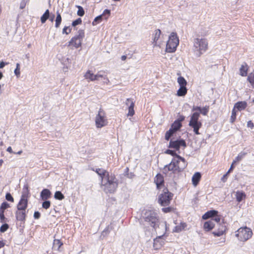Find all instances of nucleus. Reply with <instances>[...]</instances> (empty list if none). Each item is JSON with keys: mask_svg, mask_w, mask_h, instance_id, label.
Listing matches in <instances>:
<instances>
[{"mask_svg": "<svg viewBox=\"0 0 254 254\" xmlns=\"http://www.w3.org/2000/svg\"><path fill=\"white\" fill-rule=\"evenodd\" d=\"M139 221L140 225L144 229L150 226L156 231L157 228L161 226L167 231V222L165 221L161 223L157 213L152 210H146L143 211Z\"/></svg>", "mask_w": 254, "mask_h": 254, "instance_id": "obj_1", "label": "nucleus"}, {"mask_svg": "<svg viewBox=\"0 0 254 254\" xmlns=\"http://www.w3.org/2000/svg\"><path fill=\"white\" fill-rule=\"evenodd\" d=\"M209 106H205L201 108L200 112H195L190 115L189 126L193 128V131L195 134L198 135L200 134L199 129L202 126V123L199 121L200 114H201L204 116L207 115L209 112Z\"/></svg>", "mask_w": 254, "mask_h": 254, "instance_id": "obj_2", "label": "nucleus"}, {"mask_svg": "<svg viewBox=\"0 0 254 254\" xmlns=\"http://www.w3.org/2000/svg\"><path fill=\"white\" fill-rule=\"evenodd\" d=\"M102 186L104 187V190L106 193H114L118 187L119 181L115 175H110L108 173L101 180Z\"/></svg>", "mask_w": 254, "mask_h": 254, "instance_id": "obj_3", "label": "nucleus"}, {"mask_svg": "<svg viewBox=\"0 0 254 254\" xmlns=\"http://www.w3.org/2000/svg\"><path fill=\"white\" fill-rule=\"evenodd\" d=\"M208 43L204 38H196L194 39L193 50L197 57H200L207 49Z\"/></svg>", "mask_w": 254, "mask_h": 254, "instance_id": "obj_4", "label": "nucleus"}, {"mask_svg": "<svg viewBox=\"0 0 254 254\" xmlns=\"http://www.w3.org/2000/svg\"><path fill=\"white\" fill-rule=\"evenodd\" d=\"M173 194L167 188H164L158 196V202L162 206H168L173 198Z\"/></svg>", "mask_w": 254, "mask_h": 254, "instance_id": "obj_5", "label": "nucleus"}, {"mask_svg": "<svg viewBox=\"0 0 254 254\" xmlns=\"http://www.w3.org/2000/svg\"><path fill=\"white\" fill-rule=\"evenodd\" d=\"M179 44V39L177 33L174 32H172L166 43V52L167 53H173L175 52Z\"/></svg>", "mask_w": 254, "mask_h": 254, "instance_id": "obj_6", "label": "nucleus"}, {"mask_svg": "<svg viewBox=\"0 0 254 254\" xmlns=\"http://www.w3.org/2000/svg\"><path fill=\"white\" fill-rule=\"evenodd\" d=\"M253 234L251 229L245 226L239 228L236 232L235 236L240 241L245 242L252 237Z\"/></svg>", "mask_w": 254, "mask_h": 254, "instance_id": "obj_7", "label": "nucleus"}, {"mask_svg": "<svg viewBox=\"0 0 254 254\" xmlns=\"http://www.w3.org/2000/svg\"><path fill=\"white\" fill-rule=\"evenodd\" d=\"M84 37V30L79 29L78 31V34L73 37L69 41L68 46H73L76 49L79 48L81 46L82 41Z\"/></svg>", "mask_w": 254, "mask_h": 254, "instance_id": "obj_8", "label": "nucleus"}, {"mask_svg": "<svg viewBox=\"0 0 254 254\" xmlns=\"http://www.w3.org/2000/svg\"><path fill=\"white\" fill-rule=\"evenodd\" d=\"M183 147L184 148L187 147V143L183 138L179 137L177 139H171L169 142L168 147L169 148L174 149L176 152L178 151V153H180V148Z\"/></svg>", "mask_w": 254, "mask_h": 254, "instance_id": "obj_9", "label": "nucleus"}, {"mask_svg": "<svg viewBox=\"0 0 254 254\" xmlns=\"http://www.w3.org/2000/svg\"><path fill=\"white\" fill-rule=\"evenodd\" d=\"M95 124L97 128H101L107 124V120L105 119V113L101 108L98 111L95 118Z\"/></svg>", "mask_w": 254, "mask_h": 254, "instance_id": "obj_10", "label": "nucleus"}, {"mask_svg": "<svg viewBox=\"0 0 254 254\" xmlns=\"http://www.w3.org/2000/svg\"><path fill=\"white\" fill-rule=\"evenodd\" d=\"M177 163V161H176V158H173L169 164L164 166L163 168V173L167 174L169 171H172L174 174L179 173L176 165Z\"/></svg>", "mask_w": 254, "mask_h": 254, "instance_id": "obj_11", "label": "nucleus"}, {"mask_svg": "<svg viewBox=\"0 0 254 254\" xmlns=\"http://www.w3.org/2000/svg\"><path fill=\"white\" fill-rule=\"evenodd\" d=\"M28 202L27 196L24 193L22 194L17 205V209H18V210L26 211V209L28 206Z\"/></svg>", "mask_w": 254, "mask_h": 254, "instance_id": "obj_12", "label": "nucleus"}, {"mask_svg": "<svg viewBox=\"0 0 254 254\" xmlns=\"http://www.w3.org/2000/svg\"><path fill=\"white\" fill-rule=\"evenodd\" d=\"M166 231H167L165 230V232L162 235L158 236L154 239L153 248L155 250L160 249L165 244V240L163 237Z\"/></svg>", "mask_w": 254, "mask_h": 254, "instance_id": "obj_13", "label": "nucleus"}, {"mask_svg": "<svg viewBox=\"0 0 254 254\" xmlns=\"http://www.w3.org/2000/svg\"><path fill=\"white\" fill-rule=\"evenodd\" d=\"M176 161H177L176 165L179 170V172L180 173L186 168L187 166L188 163L186 161V159L180 155L178 156L177 159H176Z\"/></svg>", "mask_w": 254, "mask_h": 254, "instance_id": "obj_14", "label": "nucleus"}, {"mask_svg": "<svg viewBox=\"0 0 254 254\" xmlns=\"http://www.w3.org/2000/svg\"><path fill=\"white\" fill-rule=\"evenodd\" d=\"M126 104L128 106V112L127 114V116H133L135 113L134 110V101L131 98H127L126 101Z\"/></svg>", "mask_w": 254, "mask_h": 254, "instance_id": "obj_15", "label": "nucleus"}, {"mask_svg": "<svg viewBox=\"0 0 254 254\" xmlns=\"http://www.w3.org/2000/svg\"><path fill=\"white\" fill-rule=\"evenodd\" d=\"M154 182L157 189L165 188L164 187V179L163 176L160 173L157 174L155 178Z\"/></svg>", "mask_w": 254, "mask_h": 254, "instance_id": "obj_16", "label": "nucleus"}, {"mask_svg": "<svg viewBox=\"0 0 254 254\" xmlns=\"http://www.w3.org/2000/svg\"><path fill=\"white\" fill-rule=\"evenodd\" d=\"M28 212L23 210H17L15 212V217L17 221L25 223L26 220V213Z\"/></svg>", "mask_w": 254, "mask_h": 254, "instance_id": "obj_17", "label": "nucleus"}, {"mask_svg": "<svg viewBox=\"0 0 254 254\" xmlns=\"http://www.w3.org/2000/svg\"><path fill=\"white\" fill-rule=\"evenodd\" d=\"M218 214V211L214 210V209L210 210H209V211H207L206 212H205L202 215V218L203 220H207L209 218L212 219L214 217V216H215V215H216Z\"/></svg>", "mask_w": 254, "mask_h": 254, "instance_id": "obj_18", "label": "nucleus"}, {"mask_svg": "<svg viewBox=\"0 0 254 254\" xmlns=\"http://www.w3.org/2000/svg\"><path fill=\"white\" fill-rule=\"evenodd\" d=\"M247 106V103L246 101H239L236 103L234 109H237L238 111H241L245 110Z\"/></svg>", "mask_w": 254, "mask_h": 254, "instance_id": "obj_19", "label": "nucleus"}, {"mask_svg": "<svg viewBox=\"0 0 254 254\" xmlns=\"http://www.w3.org/2000/svg\"><path fill=\"white\" fill-rule=\"evenodd\" d=\"M51 194L49 189H44L40 193V197L42 200H46L51 197Z\"/></svg>", "mask_w": 254, "mask_h": 254, "instance_id": "obj_20", "label": "nucleus"}, {"mask_svg": "<svg viewBox=\"0 0 254 254\" xmlns=\"http://www.w3.org/2000/svg\"><path fill=\"white\" fill-rule=\"evenodd\" d=\"M214 226V223L212 220H209L204 222L203 224V229L206 232H209L212 230Z\"/></svg>", "mask_w": 254, "mask_h": 254, "instance_id": "obj_21", "label": "nucleus"}, {"mask_svg": "<svg viewBox=\"0 0 254 254\" xmlns=\"http://www.w3.org/2000/svg\"><path fill=\"white\" fill-rule=\"evenodd\" d=\"M201 177V175L199 172H196L192 176L191 181L194 186H196L198 185L200 180Z\"/></svg>", "mask_w": 254, "mask_h": 254, "instance_id": "obj_22", "label": "nucleus"}, {"mask_svg": "<svg viewBox=\"0 0 254 254\" xmlns=\"http://www.w3.org/2000/svg\"><path fill=\"white\" fill-rule=\"evenodd\" d=\"M248 66L246 63L243 64L240 68V75L242 76H246L248 74Z\"/></svg>", "mask_w": 254, "mask_h": 254, "instance_id": "obj_23", "label": "nucleus"}, {"mask_svg": "<svg viewBox=\"0 0 254 254\" xmlns=\"http://www.w3.org/2000/svg\"><path fill=\"white\" fill-rule=\"evenodd\" d=\"M246 197V194L242 191H237L236 192V198L238 202H241Z\"/></svg>", "mask_w": 254, "mask_h": 254, "instance_id": "obj_24", "label": "nucleus"}, {"mask_svg": "<svg viewBox=\"0 0 254 254\" xmlns=\"http://www.w3.org/2000/svg\"><path fill=\"white\" fill-rule=\"evenodd\" d=\"M187 227V224L185 222H181L180 225H177L173 229V232L179 233Z\"/></svg>", "mask_w": 254, "mask_h": 254, "instance_id": "obj_25", "label": "nucleus"}, {"mask_svg": "<svg viewBox=\"0 0 254 254\" xmlns=\"http://www.w3.org/2000/svg\"><path fill=\"white\" fill-rule=\"evenodd\" d=\"M182 127V123H179L176 120L171 125L170 128L176 132L179 131Z\"/></svg>", "mask_w": 254, "mask_h": 254, "instance_id": "obj_26", "label": "nucleus"}, {"mask_svg": "<svg viewBox=\"0 0 254 254\" xmlns=\"http://www.w3.org/2000/svg\"><path fill=\"white\" fill-rule=\"evenodd\" d=\"M86 79L93 81L96 80L95 74H93L90 70H88L84 75Z\"/></svg>", "mask_w": 254, "mask_h": 254, "instance_id": "obj_27", "label": "nucleus"}, {"mask_svg": "<svg viewBox=\"0 0 254 254\" xmlns=\"http://www.w3.org/2000/svg\"><path fill=\"white\" fill-rule=\"evenodd\" d=\"M57 16L55 20V27L58 28L60 27L62 21V18L59 11L58 10L56 12Z\"/></svg>", "mask_w": 254, "mask_h": 254, "instance_id": "obj_28", "label": "nucleus"}, {"mask_svg": "<svg viewBox=\"0 0 254 254\" xmlns=\"http://www.w3.org/2000/svg\"><path fill=\"white\" fill-rule=\"evenodd\" d=\"M176 133L174 130L172 129V128H170L166 132L165 135V140L168 141L170 139L171 137L173 136L174 134Z\"/></svg>", "mask_w": 254, "mask_h": 254, "instance_id": "obj_29", "label": "nucleus"}, {"mask_svg": "<svg viewBox=\"0 0 254 254\" xmlns=\"http://www.w3.org/2000/svg\"><path fill=\"white\" fill-rule=\"evenodd\" d=\"M247 154V152L242 151L239 153L238 156L235 158V160L233 161V163H236L237 162H239L242 160L245 156Z\"/></svg>", "mask_w": 254, "mask_h": 254, "instance_id": "obj_30", "label": "nucleus"}, {"mask_svg": "<svg viewBox=\"0 0 254 254\" xmlns=\"http://www.w3.org/2000/svg\"><path fill=\"white\" fill-rule=\"evenodd\" d=\"M50 17V11L49 9H47L44 14L41 17V21L42 23H45L48 19Z\"/></svg>", "mask_w": 254, "mask_h": 254, "instance_id": "obj_31", "label": "nucleus"}, {"mask_svg": "<svg viewBox=\"0 0 254 254\" xmlns=\"http://www.w3.org/2000/svg\"><path fill=\"white\" fill-rule=\"evenodd\" d=\"M187 93V89L186 87H180L178 90L177 95L178 96H184Z\"/></svg>", "mask_w": 254, "mask_h": 254, "instance_id": "obj_32", "label": "nucleus"}, {"mask_svg": "<svg viewBox=\"0 0 254 254\" xmlns=\"http://www.w3.org/2000/svg\"><path fill=\"white\" fill-rule=\"evenodd\" d=\"M95 172L100 177L101 180H102V177H104L109 173L106 170L100 168L96 169Z\"/></svg>", "mask_w": 254, "mask_h": 254, "instance_id": "obj_33", "label": "nucleus"}, {"mask_svg": "<svg viewBox=\"0 0 254 254\" xmlns=\"http://www.w3.org/2000/svg\"><path fill=\"white\" fill-rule=\"evenodd\" d=\"M164 153L166 154L170 155L172 156H173L174 157V158H176V159H177V158L178 157V156H179L178 153H177V152L174 149V150H171V149H166L164 151Z\"/></svg>", "mask_w": 254, "mask_h": 254, "instance_id": "obj_34", "label": "nucleus"}, {"mask_svg": "<svg viewBox=\"0 0 254 254\" xmlns=\"http://www.w3.org/2000/svg\"><path fill=\"white\" fill-rule=\"evenodd\" d=\"M113 229V227L111 225H108L106 228L102 231L101 237H105L107 236L111 230Z\"/></svg>", "mask_w": 254, "mask_h": 254, "instance_id": "obj_35", "label": "nucleus"}, {"mask_svg": "<svg viewBox=\"0 0 254 254\" xmlns=\"http://www.w3.org/2000/svg\"><path fill=\"white\" fill-rule=\"evenodd\" d=\"M177 81L180 85V87H186L187 82L184 77L179 76L178 78Z\"/></svg>", "mask_w": 254, "mask_h": 254, "instance_id": "obj_36", "label": "nucleus"}, {"mask_svg": "<svg viewBox=\"0 0 254 254\" xmlns=\"http://www.w3.org/2000/svg\"><path fill=\"white\" fill-rule=\"evenodd\" d=\"M63 245V243L60 240L55 239L53 243V248L59 250Z\"/></svg>", "mask_w": 254, "mask_h": 254, "instance_id": "obj_37", "label": "nucleus"}, {"mask_svg": "<svg viewBox=\"0 0 254 254\" xmlns=\"http://www.w3.org/2000/svg\"><path fill=\"white\" fill-rule=\"evenodd\" d=\"M155 32V33L154 36L153 43L154 44V45H156L157 41L158 40V39L160 36L161 31L160 29H158L156 30Z\"/></svg>", "mask_w": 254, "mask_h": 254, "instance_id": "obj_38", "label": "nucleus"}, {"mask_svg": "<svg viewBox=\"0 0 254 254\" xmlns=\"http://www.w3.org/2000/svg\"><path fill=\"white\" fill-rule=\"evenodd\" d=\"M54 198L56 199L62 200L64 198V195L60 191H56L54 194Z\"/></svg>", "mask_w": 254, "mask_h": 254, "instance_id": "obj_39", "label": "nucleus"}, {"mask_svg": "<svg viewBox=\"0 0 254 254\" xmlns=\"http://www.w3.org/2000/svg\"><path fill=\"white\" fill-rule=\"evenodd\" d=\"M247 80L251 83L253 88H254V71L249 74Z\"/></svg>", "mask_w": 254, "mask_h": 254, "instance_id": "obj_40", "label": "nucleus"}, {"mask_svg": "<svg viewBox=\"0 0 254 254\" xmlns=\"http://www.w3.org/2000/svg\"><path fill=\"white\" fill-rule=\"evenodd\" d=\"M103 19V18L102 17V16L101 15H99L97 16H96L94 20L93 21L92 24L93 26L96 25L97 24L100 23L102 20Z\"/></svg>", "mask_w": 254, "mask_h": 254, "instance_id": "obj_41", "label": "nucleus"}, {"mask_svg": "<svg viewBox=\"0 0 254 254\" xmlns=\"http://www.w3.org/2000/svg\"><path fill=\"white\" fill-rule=\"evenodd\" d=\"M9 207H10L9 204L6 201H3L0 205V211L4 212L5 210Z\"/></svg>", "mask_w": 254, "mask_h": 254, "instance_id": "obj_42", "label": "nucleus"}, {"mask_svg": "<svg viewBox=\"0 0 254 254\" xmlns=\"http://www.w3.org/2000/svg\"><path fill=\"white\" fill-rule=\"evenodd\" d=\"M111 14V10L108 9H106L104 10L103 13L101 14L102 16L103 19H107Z\"/></svg>", "mask_w": 254, "mask_h": 254, "instance_id": "obj_43", "label": "nucleus"}, {"mask_svg": "<svg viewBox=\"0 0 254 254\" xmlns=\"http://www.w3.org/2000/svg\"><path fill=\"white\" fill-rule=\"evenodd\" d=\"M76 7L78 8L77 14L79 16H83L85 13L83 8L80 5H77Z\"/></svg>", "mask_w": 254, "mask_h": 254, "instance_id": "obj_44", "label": "nucleus"}, {"mask_svg": "<svg viewBox=\"0 0 254 254\" xmlns=\"http://www.w3.org/2000/svg\"><path fill=\"white\" fill-rule=\"evenodd\" d=\"M225 231V229H224V230H223V229H221V230L219 229L217 231H213L212 232V234L215 237H220V236H221L223 235V234L224 233Z\"/></svg>", "mask_w": 254, "mask_h": 254, "instance_id": "obj_45", "label": "nucleus"}, {"mask_svg": "<svg viewBox=\"0 0 254 254\" xmlns=\"http://www.w3.org/2000/svg\"><path fill=\"white\" fill-rule=\"evenodd\" d=\"M44 201L42 203V207L45 209H47L50 208L51 206V202L49 200H44Z\"/></svg>", "mask_w": 254, "mask_h": 254, "instance_id": "obj_46", "label": "nucleus"}, {"mask_svg": "<svg viewBox=\"0 0 254 254\" xmlns=\"http://www.w3.org/2000/svg\"><path fill=\"white\" fill-rule=\"evenodd\" d=\"M236 116H237L236 111L235 109L233 108L232 111V115H231V118H230V122L231 123L234 122V121H235V120L236 119Z\"/></svg>", "mask_w": 254, "mask_h": 254, "instance_id": "obj_47", "label": "nucleus"}, {"mask_svg": "<svg viewBox=\"0 0 254 254\" xmlns=\"http://www.w3.org/2000/svg\"><path fill=\"white\" fill-rule=\"evenodd\" d=\"M9 228V225L7 223L3 224L0 227V232L4 233L7 231Z\"/></svg>", "mask_w": 254, "mask_h": 254, "instance_id": "obj_48", "label": "nucleus"}, {"mask_svg": "<svg viewBox=\"0 0 254 254\" xmlns=\"http://www.w3.org/2000/svg\"><path fill=\"white\" fill-rule=\"evenodd\" d=\"M5 199L10 202H13L14 198L10 192H7L5 194Z\"/></svg>", "mask_w": 254, "mask_h": 254, "instance_id": "obj_49", "label": "nucleus"}, {"mask_svg": "<svg viewBox=\"0 0 254 254\" xmlns=\"http://www.w3.org/2000/svg\"><path fill=\"white\" fill-rule=\"evenodd\" d=\"M82 23V20L80 18H78L76 20H74L72 22V26L75 27L76 26Z\"/></svg>", "mask_w": 254, "mask_h": 254, "instance_id": "obj_50", "label": "nucleus"}, {"mask_svg": "<svg viewBox=\"0 0 254 254\" xmlns=\"http://www.w3.org/2000/svg\"><path fill=\"white\" fill-rule=\"evenodd\" d=\"M14 72L16 76L18 77L20 75V64L19 63L16 64V67L14 69Z\"/></svg>", "mask_w": 254, "mask_h": 254, "instance_id": "obj_51", "label": "nucleus"}, {"mask_svg": "<svg viewBox=\"0 0 254 254\" xmlns=\"http://www.w3.org/2000/svg\"><path fill=\"white\" fill-rule=\"evenodd\" d=\"M71 29L68 26H64L63 29L62 33L63 34H65L66 35L68 34L71 32Z\"/></svg>", "mask_w": 254, "mask_h": 254, "instance_id": "obj_52", "label": "nucleus"}, {"mask_svg": "<svg viewBox=\"0 0 254 254\" xmlns=\"http://www.w3.org/2000/svg\"><path fill=\"white\" fill-rule=\"evenodd\" d=\"M220 216L218 214L216 215H215V216H214V217L212 219H210V220H212L213 222H216L217 223H219L220 221Z\"/></svg>", "mask_w": 254, "mask_h": 254, "instance_id": "obj_53", "label": "nucleus"}, {"mask_svg": "<svg viewBox=\"0 0 254 254\" xmlns=\"http://www.w3.org/2000/svg\"><path fill=\"white\" fill-rule=\"evenodd\" d=\"M173 209L172 207H167L162 208V211L164 213H169L171 212Z\"/></svg>", "mask_w": 254, "mask_h": 254, "instance_id": "obj_54", "label": "nucleus"}, {"mask_svg": "<svg viewBox=\"0 0 254 254\" xmlns=\"http://www.w3.org/2000/svg\"><path fill=\"white\" fill-rule=\"evenodd\" d=\"M201 109V107L200 106H193L191 109V112L193 113L195 112H200Z\"/></svg>", "mask_w": 254, "mask_h": 254, "instance_id": "obj_55", "label": "nucleus"}, {"mask_svg": "<svg viewBox=\"0 0 254 254\" xmlns=\"http://www.w3.org/2000/svg\"><path fill=\"white\" fill-rule=\"evenodd\" d=\"M25 194L27 196L29 194L28 186L27 185H25L23 189L22 194Z\"/></svg>", "mask_w": 254, "mask_h": 254, "instance_id": "obj_56", "label": "nucleus"}, {"mask_svg": "<svg viewBox=\"0 0 254 254\" xmlns=\"http://www.w3.org/2000/svg\"><path fill=\"white\" fill-rule=\"evenodd\" d=\"M96 80H99V78H105L106 76H104L103 74H101V72H98L96 74H95Z\"/></svg>", "mask_w": 254, "mask_h": 254, "instance_id": "obj_57", "label": "nucleus"}, {"mask_svg": "<svg viewBox=\"0 0 254 254\" xmlns=\"http://www.w3.org/2000/svg\"><path fill=\"white\" fill-rule=\"evenodd\" d=\"M33 216L35 219H38L40 218L41 213L39 211H36L34 212Z\"/></svg>", "mask_w": 254, "mask_h": 254, "instance_id": "obj_58", "label": "nucleus"}, {"mask_svg": "<svg viewBox=\"0 0 254 254\" xmlns=\"http://www.w3.org/2000/svg\"><path fill=\"white\" fill-rule=\"evenodd\" d=\"M185 119V117L183 115H180L179 118L176 120L179 123H182Z\"/></svg>", "mask_w": 254, "mask_h": 254, "instance_id": "obj_59", "label": "nucleus"}, {"mask_svg": "<svg viewBox=\"0 0 254 254\" xmlns=\"http://www.w3.org/2000/svg\"><path fill=\"white\" fill-rule=\"evenodd\" d=\"M4 213V212L0 211V220L1 222H3L5 219Z\"/></svg>", "mask_w": 254, "mask_h": 254, "instance_id": "obj_60", "label": "nucleus"}, {"mask_svg": "<svg viewBox=\"0 0 254 254\" xmlns=\"http://www.w3.org/2000/svg\"><path fill=\"white\" fill-rule=\"evenodd\" d=\"M229 174H227V173H226L225 174H224L223 177L221 178V181L223 182H226L227 180V178H228V176Z\"/></svg>", "mask_w": 254, "mask_h": 254, "instance_id": "obj_61", "label": "nucleus"}, {"mask_svg": "<svg viewBox=\"0 0 254 254\" xmlns=\"http://www.w3.org/2000/svg\"><path fill=\"white\" fill-rule=\"evenodd\" d=\"M247 126L249 127L253 128L254 127V125L251 121H249L247 123Z\"/></svg>", "mask_w": 254, "mask_h": 254, "instance_id": "obj_62", "label": "nucleus"}, {"mask_svg": "<svg viewBox=\"0 0 254 254\" xmlns=\"http://www.w3.org/2000/svg\"><path fill=\"white\" fill-rule=\"evenodd\" d=\"M234 164L235 163H233V162L232 163V164H231V165L230 166V168H229L228 171L227 172V174H229L234 169Z\"/></svg>", "mask_w": 254, "mask_h": 254, "instance_id": "obj_63", "label": "nucleus"}, {"mask_svg": "<svg viewBox=\"0 0 254 254\" xmlns=\"http://www.w3.org/2000/svg\"><path fill=\"white\" fill-rule=\"evenodd\" d=\"M7 63H5L3 61L0 62V69L2 68Z\"/></svg>", "mask_w": 254, "mask_h": 254, "instance_id": "obj_64", "label": "nucleus"}]
</instances>
